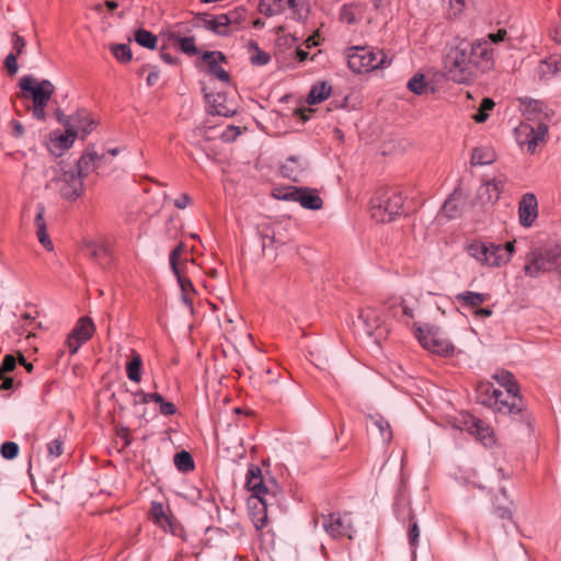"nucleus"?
Instances as JSON below:
<instances>
[{
  "instance_id": "1",
  "label": "nucleus",
  "mask_w": 561,
  "mask_h": 561,
  "mask_svg": "<svg viewBox=\"0 0 561 561\" xmlns=\"http://www.w3.org/2000/svg\"><path fill=\"white\" fill-rule=\"evenodd\" d=\"M443 67L446 76L456 83L468 84L477 79L463 38L446 47Z\"/></svg>"
},
{
  "instance_id": "2",
  "label": "nucleus",
  "mask_w": 561,
  "mask_h": 561,
  "mask_svg": "<svg viewBox=\"0 0 561 561\" xmlns=\"http://www.w3.org/2000/svg\"><path fill=\"white\" fill-rule=\"evenodd\" d=\"M478 400L493 412L503 415L517 414L523 410V401L518 392L494 388L490 383L479 387Z\"/></svg>"
},
{
  "instance_id": "3",
  "label": "nucleus",
  "mask_w": 561,
  "mask_h": 561,
  "mask_svg": "<svg viewBox=\"0 0 561 561\" xmlns=\"http://www.w3.org/2000/svg\"><path fill=\"white\" fill-rule=\"evenodd\" d=\"M19 87L23 98L32 100V115L37 121L46 119L45 108L55 93V85L47 79L38 81L33 76L26 75L20 78Z\"/></svg>"
},
{
  "instance_id": "4",
  "label": "nucleus",
  "mask_w": 561,
  "mask_h": 561,
  "mask_svg": "<svg viewBox=\"0 0 561 561\" xmlns=\"http://www.w3.org/2000/svg\"><path fill=\"white\" fill-rule=\"evenodd\" d=\"M348 68L355 73H367L375 69H385L391 60L382 50L368 46H353L346 49Z\"/></svg>"
},
{
  "instance_id": "5",
  "label": "nucleus",
  "mask_w": 561,
  "mask_h": 561,
  "mask_svg": "<svg viewBox=\"0 0 561 561\" xmlns=\"http://www.w3.org/2000/svg\"><path fill=\"white\" fill-rule=\"evenodd\" d=\"M561 260V245L547 244L530 251L526 256L524 273L533 278L558 270Z\"/></svg>"
},
{
  "instance_id": "6",
  "label": "nucleus",
  "mask_w": 561,
  "mask_h": 561,
  "mask_svg": "<svg viewBox=\"0 0 561 561\" xmlns=\"http://www.w3.org/2000/svg\"><path fill=\"white\" fill-rule=\"evenodd\" d=\"M403 211V197L400 192L389 188L376 193L370 201V214L377 222H390Z\"/></svg>"
},
{
  "instance_id": "7",
  "label": "nucleus",
  "mask_w": 561,
  "mask_h": 561,
  "mask_svg": "<svg viewBox=\"0 0 561 561\" xmlns=\"http://www.w3.org/2000/svg\"><path fill=\"white\" fill-rule=\"evenodd\" d=\"M245 489L251 493L249 499L276 500L279 486L272 478H265L256 465H249L245 476Z\"/></svg>"
},
{
  "instance_id": "8",
  "label": "nucleus",
  "mask_w": 561,
  "mask_h": 561,
  "mask_svg": "<svg viewBox=\"0 0 561 561\" xmlns=\"http://www.w3.org/2000/svg\"><path fill=\"white\" fill-rule=\"evenodd\" d=\"M549 126L546 122L534 125L529 122H522L515 128V138L520 148H525L530 154L536 152L539 145L546 144Z\"/></svg>"
},
{
  "instance_id": "9",
  "label": "nucleus",
  "mask_w": 561,
  "mask_h": 561,
  "mask_svg": "<svg viewBox=\"0 0 561 561\" xmlns=\"http://www.w3.org/2000/svg\"><path fill=\"white\" fill-rule=\"evenodd\" d=\"M465 251L483 266L500 267L505 265V259L501 256L502 244L473 240L466 244Z\"/></svg>"
},
{
  "instance_id": "10",
  "label": "nucleus",
  "mask_w": 561,
  "mask_h": 561,
  "mask_svg": "<svg viewBox=\"0 0 561 561\" xmlns=\"http://www.w3.org/2000/svg\"><path fill=\"white\" fill-rule=\"evenodd\" d=\"M467 50L477 78L494 68V49L488 39L467 41Z\"/></svg>"
},
{
  "instance_id": "11",
  "label": "nucleus",
  "mask_w": 561,
  "mask_h": 561,
  "mask_svg": "<svg viewBox=\"0 0 561 561\" xmlns=\"http://www.w3.org/2000/svg\"><path fill=\"white\" fill-rule=\"evenodd\" d=\"M185 248L183 243H180L170 254V266L178 278V283L182 293V300L188 307L190 311H193V298L196 290L190 278L185 276L187 270V262L180 263V257L184 252Z\"/></svg>"
},
{
  "instance_id": "12",
  "label": "nucleus",
  "mask_w": 561,
  "mask_h": 561,
  "mask_svg": "<svg viewBox=\"0 0 561 561\" xmlns=\"http://www.w3.org/2000/svg\"><path fill=\"white\" fill-rule=\"evenodd\" d=\"M358 322L368 336H373L377 342L386 339L389 333V327L385 319L382 310L376 307H365L359 311Z\"/></svg>"
},
{
  "instance_id": "13",
  "label": "nucleus",
  "mask_w": 561,
  "mask_h": 561,
  "mask_svg": "<svg viewBox=\"0 0 561 561\" xmlns=\"http://www.w3.org/2000/svg\"><path fill=\"white\" fill-rule=\"evenodd\" d=\"M415 335L421 345L432 353L447 356L454 352V345L438 328L417 327Z\"/></svg>"
},
{
  "instance_id": "14",
  "label": "nucleus",
  "mask_w": 561,
  "mask_h": 561,
  "mask_svg": "<svg viewBox=\"0 0 561 561\" xmlns=\"http://www.w3.org/2000/svg\"><path fill=\"white\" fill-rule=\"evenodd\" d=\"M387 309L394 318L410 324L417 316L420 309L419 298L410 293L401 297H392L386 301Z\"/></svg>"
},
{
  "instance_id": "15",
  "label": "nucleus",
  "mask_w": 561,
  "mask_h": 561,
  "mask_svg": "<svg viewBox=\"0 0 561 561\" xmlns=\"http://www.w3.org/2000/svg\"><path fill=\"white\" fill-rule=\"evenodd\" d=\"M279 199L298 203L301 207L310 210H319L323 206V201L317 190L310 187L289 186L275 194Z\"/></svg>"
},
{
  "instance_id": "16",
  "label": "nucleus",
  "mask_w": 561,
  "mask_h": 561,
  "mask_svg": "<svg viewBox=\"0 0 561 561\" xmlns=\"http://www.w3.org/2000/svg\"><path fill=\"white\" fill-rule=\"evenodd\" d=\"M94 332L95 325L92 319L89 317H81L66 341L70 355H75L81 345L92 337Z\"/></svg>"
},
{
  "instance_id": "17",
  "label": "nucleus",
  "mask_w": 561,
  "mask_h": 561,
  "mask_svg": "<svg viewBox=\"0 0 561 561\" xmlns=\"http://www.w3.org/2000/svg\"><path fill=\"white\" fill-rule=\"evenodd\" d=\"M461 417L463 428L484 446H492L495 443L494 432L488 423L468 413L462 414Z\"/></svg>"
},
{
  "instance_id": "18",
  "label": "nucleus",
  "mask_w": 561,
  "mask_h": 561,
  "mask_svg": "<svg viewBox=\"0 0 561 561\" xmlns=\"http://www.w3.org/2000/svg\"><path fill=\"white\" fill-rule=\"evenodd\" d=\"M518 222L524 228H530L535 225L538 214V199L534 193H525L518 202Z\"/></svg>"
},
{
  "instance_id": "19",
  "label": "nucleus",
  "mask_w": 561,
  "mask_h": 561,
  "mask_svg": "<svg viewBox=\"0 0 561 561\" xmlns=\"http://www.w3.org/2000/svg\"><path fill=\"white\" fill-rule=\"evenodd\" d=\"M289 9L295 16H301V0H260L259 11L273 16L284 13Z\"/></svg>"
},
{
  "instance_id": "20",
  "label": "nucleus",
  "mask_w": 561,
  "mask_h": 561,
  "mask_svg": "<svg viewBox=\"0 0 561 561\" xmlns=\"http://www.w3.org/2000/svg\"><path fill=\"white\" fill-rule=\"evenodd\" d=\"M57 183L60 195L68 201H76L83 193V180L73 171H65Z\"/></svg>"
},
{
  "instance_id": "21",
  "label": "nucleus",
  "mask_w": 561,
  "mask_h": 561,
  "mask_svg": "<svg viewBox=\"0 0 561 561\" xmlns=\"http://www.w3.org/2000/svg\"><path fill=\"white\" fill-rule=\"evenodd\" d=\"M323 528L332 538L352 537V524L347 515L331 513L323 517Z\"/></svg>"
},
{
  "instance_id": "22",
  "label": "nucleus",
  "mask_w": 561,
  "mask_h": 561,
  "mask_svg": "<svg viewBox=\"0 0 561 561\" xmlns=\"http://www.w3.org/2000/svg\"><path fill=\"white\" fill-rule=\"evenodd\" d=\"M276 500H265V499H249V514L251 517L254 527L257 530L263 529L267 523V507L273 505Z\"/></svg>"
},
{
  "instance_id": "23",
  "label": "nucleus",
  "mask_w": 561,
  "mask_h": 561,
  "mask_svg": "<svg viewBox=\"0 0 561 561\" xmlns=\"http://www.w3.org/2000/svg\"><path fill=\"white\" fill-rule=\"evenodd\" d=\"M550 114L548 107L540 101L529 100L524 103V121L529 122L534 125H538L541 122L548 124Z\"/></svg>"
},
{
  "instance_id": "24",
  "label": "nucleus",
  "mask_w": 561,
  "mask_h": 561,
  "mask_svg": "<svg viewBox=\"0 0 561 561\" xmlns=\"http://www.w3.org/2000/svg\"><path fill=\"white\" fill-rule=\"evenodd\" d=\"M66 125H70L77 131V135L81 134V137L84 138L94 129L95 122L88 111L78 110L67 118Z\"/></svg>"
},
{
  "instance_id": "25",
  "label": "nucleus",
  "mask_w": 561,
  "mask_h": 561,
  "mask_svg": "<svg viewBox=\"0 0 561 561\" xmlns=\"http://www.w3.org/2000/svg\"><path fill=\"white\" fill-rule=\"evenodd\" d=\"M82 251L99 264H106L110 261V250L102 241L84 240L82 243Z\"/></svg>"
},
{
  "instance_id": "26",
  "label": "nucleus",
  "mask_w": 561,
  "mask_h": 561,
  "mask_svg": "<svg viewBox=\"0 0 561 561\" xmlns=\"http://www.w3.org/2000/svg\"><path fill=\"white\" fill-rule=\"evenodd\" d=\"M151 518L153 523L160 527L162 530L171 534H176V525L174 520L169 516L162 503L152 502L151 503Z\"/></svg>"
},
{
  "instance_id": "27",
  "label": "nucleus",
  "mask_w": 561,
  "mask_h": 561,
  "mask_svg": "<svg viewBox=\"0 0 561 561\" xmlns=\"http://www.w3.org/2000/svg\"><path fill=\"white\" fill-rule=\"evenodd\" d=\"M224 55L219 51H210L204 55L207 72L222 82L229 81V73L221 67Z\"/></svg>"
},
{
  "instance_id": "28",
  "label": "nucleus",
  "mask_w": 561,
  "mask_h": 561,
  "mask_svg": "<svg viewBox=\"0 0 561 561\" xmlns=\"http://www.w3.org/2000/svg\"><path fill=\"white\" fill-rule=\"evenodd\" d=\"M503 187V181L495 179L486 181L480 186L478 196L483 203L493 205L499 201Z\"/></svg>"
},
{
  "instance_id": "29",
  "label": "nucleus",
  "mask_w": 561,
  "mask_h": 561,
  "mask_svg": "<svg viewBox=\"0 0 561 561\" xmlns=\"http://www.w3.org/2000/svg\"><path fill=\"white\" fill-rule=\"evenodd\" d=\"M104 156H99L96 152H85L81 156L77 163V175L82 180L88 176L93 170L101 165Z\"/></svg>"
},
{
  "instance_id": "30",
  "label": "nucleus",
  "mask_w": 561,
  "mask_h": 561,
  "mask_svg": "<svg viewBox=\"0 0 561 561\" xmlns=\"http://www.w3.org/2000/svg\"><path fill=\"white\" fill-rule=\"evenodd\" d=\"M45 206L43 204H37V213L35 216V227H36V236L38 238L39 243L47 250L53 251L54 244L49 239L46 231V224L44 220Z\"/></svg>"
},
{
  "instance_id": "31",
  "label": "nucleus",
  "mask_w": 561,
  "mask_h": 561,
  "mask_svg": "<svg viewBox=\"0 0 561 561\" xmlns=\"http://www.w3.org/2000/svg\"><path fill=\"white\" fill-rule=\"evenodd\" d=\"M305 169V163L299 157H290L280 167V172L285 178L295 182L299 180Z\"/></svg>"
},
{
  "instance_id": "32",
  "label": "nucleus",
  "mask_w": 561,
  "mask_h": 561,
  "mask_svg": "<svg viewBox=\"0 0 561 561\" xmlns=\"http://www.w3.org/2000/svg\"><path fill=\"white\" fill-rule=\"evenodd\" d=\"M370 426L376 430L383 443H390L392 439V431L390 423L380 414L369 416Z\"/></svg>"
},
{
  "instance_id": "33",
  "label": "nucleus",
  "mask_w": 561,
  "mask_h": 561,
  "mask_svg": "<svg viewBox=\"0 0 561 561\" xmlns=\"http://www.w3.org/2000/svg\"><path fill=\"white\" fill-rule=\"evenodd\" d=\"M496 160L495 151L490 147L474 148L471 154V165H489Z\"/></svg>"
},
{
  "instance_id": "34",
  "label": "nucleus",
  "mask_w": 561,
  "mask_h": 561,
  "mask_svg": "<svg viewBox=\"0 0 561 561\" xmlns=\"http://www.w3.org/2000/svg\"><path fill=\"white\" fill-rule=\"evenodd\" d=\"M229 19L225 13L213 15L204 21L205 27L218 35H227L230 31Z\"/></svg>"
},
{
  "instance_id": "35",
  "label": "nucleus",
  "mask_w": 561,
  "mask_h": 561,
  "mask_svg": "<svg viewBox=\"0 0 561 561\" xmlns=\"http://www.w3.org/2000/svg\"><path fill=\"white\" fill-rule=\"evenodd\" d=\"M456 299L462 307L476 308L486 301L489 299V295L467 290L457 294Z\"/></svg>"
},
{
  "instance_id": "36",
  "label": "nucleus",
  "mask_w": 561,
  "mask_h": 561,
  "mask_svg": "<svg viewBox=\"0 0 561 561\" xmlns=\"http://www.w3.org/2000/svg\"><path fill=\"white\" fill-rule=\"evenodd\" d=\"M331 93V85L327 82H318L312 85L307 96V102L310 105L319 104L327 100Z\"/></svg>"
},
{
  "instance_id": "37",
  "label": "nucleus",
  "mask_w": 561,
  "mask_h": 561,
  "mask_svg": "<svg viewBox=\"0 0 561 561\" xmlns=\"http://www.w3.org/2000/svg\"><path fill=\"white\" fill-rule=\"evenodd\" d=\"M556 57L557 56H550L540 61L537 68V72L540 79L548 80L559 75V66Z\"/></svg>"
},
{
  "instance_id": "38",
  "label": "nucleus",
  "mask_w": 561,
  "mask_h": 561,
  "mask_svg": "<svg viewBox=\"0 0 561 561\" xmlns=\"http://www.w3.org/2000/svg\"><path fill=\"white\" fill-rule=\"evenodd\" d=\"M141 365H142L141 356L137 352L131 351V358L126 365V374L130 381L140 382Z\"/></svg>"
},
{
  "instance_id": "39",
  "label": "nucleus",
  "mask_w": 561,
  "mask_h": 561,
  "mask_svg": "<svg viewBox=\"0 0 561 561\" xmlns=\"http://www.w3.org/2000/svg\"><path fill=\"white\" fill-rule=\"evenodd\" d=\"M360 14L362 8L359 4H344L340 10V21L346 24H354L357 22Z\"/></svg>"
},
{
  "instance_id": "40",
  "label": "nucleus",
  "mask_w": 561,
  "mask_h": 561,
  "mask_svg": "<svg viewBox=\"0 0 561 561\" xmlns=\"http://www.w3.org/2000/svg\"><path fill=\"white\" fill-rule=\"evenodd\" d=\"M251 64L254 66H264L270 62L271 56L259 48L257 43L251 41L248 45Z\"/></svg>"
},
{
  "instance_id": "41",
  "label": "nucleus",
  "mask_w": 561,
  "mask_h": 561,
  "mask_svg": "<svg viewBox=\"0 0 561 561\" xmlns=\"http://www.w3.org/2000/svg\"><path fill=\"white\" fill-rule=\"evenodd\" d=\"M493 378L502 387V390H512L518 392V386L512 373L507 370H501L494 374Z\"/></svg>"
},
{
  "instance_id": "42",
  "label": "nucleus",
  "mask_w": 561,
  "mask_h": 561,
  "mask_svg": "<svg viewBox=\"0 0 561 561\" xmlns=\"http://www.w3.org/2000/svg\"><path fill=\"white\" fill-rule=\"evenodd\" d=\"M135 41L142 47L154 49L157 47L158 38L151 32L140 28L135 33Z\"/></svg>"
},
{
  "instance_id": "43",
  "label": "nucleus",
  "mask_w": 561,
  "mask_h": 561,
  "mask_svg": "<svg viewBox=\"0 0 561 561\" xmlns=\"http://www.w3.org/2000/svg\"><path fill=\"white\" fill-rule=\"evenodd\" d=\"M174 465L178 470L182 472H188L194 469V460L188 451L182 450L181 453L175 454L174 456Z\"/></svg>"
},
{
  "instance_id": "44",
  "label": "nucleus",
  "mask_w": 561,
  "mask_h": 561,
  "mask_svg": "<svg viewBox=\"0 0 561 561\" xmlns=\"http://www.w3.org/2000/svg\"><path fill=\"white\" fill-rule=\"evenodd\" d=\"M110 49L117 61L126 64L131 60L133 54L128 45L114 44L111 45Z\"/></svg>"
},
{
  "instance_id": "45",
  "label": "nucleus",
  "mask_w": 561,
  "mask_h": 561,
  "mask_svg": "<svg viewBox=\"0 0 561 561\" xmlns=\"http://www.w3.org/2000/svg\"><path fill=\"white\" fill-rule=\"evenodd\" d=\"M225 14L227 15V19H229V27H240L245 22L247 19V10L243 7H237Z\"/></svg>"
},
{
  "instance_id": "46",
  "label": "nucleus",
  "mask_w": 561,
  "mask_h": 561,
  "mask_svg": "<svg viewBox=\"0 0 561 561\" xmlns=\"http://www.w3.org/2000/svg\"><path fill=\"white\" fill-rule=\"evenodd\" d=\"M408 89L414 94L422 95L427 89V82L424 75H414L408 82Z\"/></svg>"
},
{
  "instance_id": "47",
  "label": "nucleus",
  "mask_w": 561,
  "mask_h": 561,
  "mask_svg": "<svg viewBox=\"0 0 561 561\" xmlns=\"http://www.w3.org/2000/svg\"><path fill=\"white\" fill-rule=\"evenodd\" d=\"M495 103L492 99L485 98L482 100L479 111L477 114L473 115V119L477 123H483L489 117V111L493 110Z\"/></svg>"
},
{
  "instance_id": "48",
  "label": "nucleus",
  "mask_w": 561,
  "mask_h": 561,
  "mask_svg": "<svg viewBox=\"0 0 561 561\" xmlns=\"http://www.w3.org/2000/svg\"><path fill=\"white\" fill-rule=\"evenodd\" d=\"M221 99H222V96L220 94H218L217 98L214 99L213 105H211L213 114L224 116V117L232 116L236 113V110L228 105L222 104L220 102Z\"/></svg>"
},
{
  "instance_id": "49",
  "label": "nucleus",
  "mask_w": 561,
  "mask_h": 561,
  "mask_svg": "<svg viewBox=\"0 0 561 561\" xmlns=\"http://www.w3.org/2000/svg\"><path fill=\"white\" fill-rule=\"evenodd\" d=\"M420 537V528L417 523L414 520V516L411 515V526L408 531L409 545L411 547L412 553L415 554L416 547L419 545Z\"/></svg>"
},
{
  "instance_id": "50",
  "label": "nucleus",
  "mask_w": 561,
  "mask_h": 561,
  "mask_svg": "<svg viewBox=\"0 0 561 561\" xmlns=\"http://www.w3.org/2000/svg\"><path fill=\"white\" fill-rule=\"evenodd\" d=\"M65 128V133L57 140L62 149H69L77 137V131L70 125H66Z\"/></svg>"
},
{
  "instance_id": "51",
  "label": "nucleus",
  "mask_w": 561,
  "mask_h": 561,
  "mask_svg": "<svg viewBox=\"0 0 561 561\" xmlns=\"http://www.w3.org/2000/svg\"><path fill=\"white\" fill-rule=\"evenodd\" d=\"M64 453V442L59 438H55L47 443V456L50 460H54L61 456Z\"/></svg>"
},
{
  "instance_id": "52",
  "label": "nucleus",
  "mask_w": 561,
  "mask_h": 561,
  "mask_svg": "<svg viewBox=\"0 0 561 561\" xmlns=\"http://www.w3.org/2000/svg\"><path fill=\"white\" fill-rule=\"evenodd\" d=\"M19 445L14 442H5L0 447V454L4 459L12 460L19 455Z\"/></svg>"
},
{
  "instance_id": "53",
  "label": "nucleus",
  "mask_w": 561,
  "mask_h": 561,
  "mask_svg": "<svg viewBox=\"0 0 561 561\" xmlns=\"http://www.w3.org/2000/svg\"><path fill=\"white\" fill-rule=\"evenodd\" d=\"M15 366H16V358L14 357V355H11V354L5 355L0 365V377H3V375H7L8 373L13 371Z\"/></svg>"
},
{
  "instance_id": "54",
  "label": "nucleus",
  "mask_w": 561,
  "mask_h": 561,
  "mask_svg": "<svg viewBox=\"0 0 561 561\" xmlns=\"http://www.w3.org/2000/svg\"><path fill=\"white\" fill-rule=\"evenodd\" d=\"M178 44L183 53L192 55L196 53L195 39L193 37L178 38Z\"/></svg>"
},
{
  "instance_id": "55",
  "label": "nucleus",
  "mask_w": 561,
  "mask_h": 561,
  "mask_svg": "<svg viewBox=\"0 0 561 561\" xmlns=\"http://www.w3.org/2000/svg\"><path fill=\"white\" fill-rule=\"evenodd\" d=\"M241 134L239 127L230 125L221 133V139L226 142H230L236 140V138Z\"/></svg>"
},
{
  "instance_id": "56",
  "label": "nucleus",
  "mask_w": 561,
  "mask_h": 561,
  "mask_svg": "<svg viewBox=\"0 0 561 561\" xmlns=\"http://www.w3.org/2000/svg\"><path fill=\"white\" fill-rule=\"evenodd\" d=\"M18 56L19 55H15L14 53H10L4 59V66L11 76L18 72Z\"/></svg>"
},
{
  "instance_id": "57",
  "label": "nucleus",
  "mask_w": 561,
  "mask_h": 561,
  "mask_svg": "<svg viewBox=\"0 0 561 561\" xmlns=\"http://www.w3.org/2000/svg\"><path fill=\"white\" fill-rule=\"evenodd\" d=\"M136 396L139 398V401L141 403H148L150 401H153L156 403L162 402V396L160 393L153 392V393H146L144 391H138Z\"/></svg>"
},
{
  "instance_id": "58",
  "label": "nucleus",
  "mask_w": 561,
  "mask_h": 561,
  "mask_svg": "<svg viewBox=\"0 0 561 561\" xmlns=\"http://www.w3.org/2000/svg\"><path fill=\"white\" fill-rule=\"evenodd\" d=\"M515 253V241H507L504 245H502L501 256L505 259V264H507L512 256Z\"/></svg>"
},
{
  "instance_id": "59",
  "label": "nucleus",
  "mask_w": 561,
  "mask_h": 561,
  "mask_svg": "<svg viewBox=\"0 0 561 561\" xmlns=\"http://www.w3.org/2000/svg\"><path fill=\"white\" fill-rule=\"evenodd\" d=\"M13 42V49L15 50V55H21L26 43L24 37L20 36L19 34L14 33L12 36Z\"/></svg>"
},
{
  "instance_id": "60",
  "label": "nucleus",
  "mask_w": 561,
  "mask_h": 561,
  "mask_svg": "<svg viewBox=\"0 0 561 561\" xmlns=\"http://www.w3.org/2000/svg\"><path fill=\"white\" fill-rule=\"evenodd\" d=\"M507 36V31L505 28H500L496 33H490L488 35V41L489 43H494V44H497L500 42H503L505 41Z\"/></svg>"
},
{
  "instance_id": "61",
  "label": "nucleus",
  "mask_w": 561,
  "mask_h": 561,
  "mask_svg": "<svg viewBox=\"0 0 561 561\" xmlns=\"http://www.w3.org/2000/svg\"><path fill=\"white\" fill-rule=\"evenodd\" d=\"M158 404L160 405V412L163 415H173L176 412V407L172 402L164 401L163 398L162 402H158Z\"/></svg>"
},
{
  "instance_id": "62",
  "label": "nucleus",
  "mask_w": 561,
  "mask_h": 561,
  "mask_svg": "<svg viewBox=\"0 0 561 561\" xmlns=\"http://www.w3.org/2000/svg\"><path fill=\"white\" fill-rule=\"evenodd\" d=\"M450 14L457 16L463 11L465 1L463 0H449Z\"/></svg>"
},
{
  "instance_id": "63",
  "label": "nucleus",
  "mask_w": 561,
  "mask_h": 561,
  "mask_svg": "<svg viewBox=\"0 0 561 561\" xmlns=\"http://www.w3.org/2000/svg\"><path fill=\"white\" fill-rule=\"evenodd\" d=\"M297 41H298L297 37L289 33H283L277 38L278 45H285V46H291Z\"/></svg>"
},
{
  "instance_id": "64",
  "label": "nucleus",
  "mask_w": 561,
  "mask_h": 561,
  "mask_svg": "<svg viewBox=\"0 0 561 561\" xmlns=\"http://www.w3.org/2000/svg\"><path fill=\"white\" fill-rule=\"evenodd\" d=\"M191 204V198L187 194H181L175 201L174 206L179 209H184Z\"/></svg>"
}]
</instances>
